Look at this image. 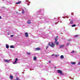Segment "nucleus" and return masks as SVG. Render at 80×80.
I'll return each mask as SVG.
<instances>
[{
  "label": "nucleus",
  "instance_id": "obj_16",
  "mask_svg": "<svg viewBox=\"0 0 80 80\" xmlns=\"http://www.w3.org/2000/svg\"><path fill=\"white\" fill-rule=\"evenodd\" d=\"M22 14H23V13H25V11H24V10H23V9H22Z\"/></svg>",
  "mask_w": 80,
  "mask_h": 80
},
{
  "label": "nucleus",
  "instance_id": "obj_8",
  "mask_svg": "<svg viewBox=\"0 0 80 80\" xmlns=\"http://www.w3.org/2000/svg\"><path fill=\"white\" fill-rule=\"evenodd\" d=\"M64 47V45H60L59 46V47L60 48H63Z\"/></svg>",
  "mask_w": 80,
  "mask_h": 80
},
{
  "label": "nucleus",
  "instance_id": "obj_21",
  "mask_svg": "<svg viewBox=\"0 0 80 80\" xmlns=\"http://www.w3.org/2000/svg\"><path fill=\"white\" fill-rule=\"evenodd\" d=\"M19 79H19V78L18 77H17L16 78V80H19Z\"/></svg>",
  "mask_w": 80,
  "mask_h": 80
},
{
  "label": "nucleus",
  "instance_id": "obj_17",
  "mask_svg": "<svg viewBox=\"0 0 80 80\" xmlns=\"http://www.w3.org/2000/svg\"><path fill=\"white\" fill-rule=\"evenodd\" d=\"M79 36V35H77L74 36L75 38H76V37H78Z\"/></svg>",
  "mask_w": 80,
  "mask_h": 80
},
{
  "label": "nucleus",
  "instance_id": "obj_15",
  "mask_svg": "<svg viewBox=\"0 0 80 80\" xmlns=\"http://www.w3.org/2000/svg\"><path fill=\"white\" fill-rule=\"evenodd\" d=\"M73 20L71 21L70 22V24H73Z\"/></svg>",
  "mask_w": 80,
  "mask_h": 80
},
{
  "label": "nucleus",
  "instance_id": "obj_29",
  "mask_svg": "<svg viewBox=\"0 0 80 80\" xmlns=\"http://www.w3.org/2000/svg\"><path fill=\"white\" fill-rule=\"evenodd\" d=\"M68 41H71V39H68Z\"/></svg>",
  "mask_w": 80,
  "mask_h": 80
},
{
  "label": "nucleus",
  "instance_id": "obj_4",
  "mask_svg": "<svg viewBox=\"0 0 80 80\" xmlns=\"http://www.w3.org/2000/svg\"><path fill=\"white\" fill-rule=\"evenodd\" d=\"M25 37H28V33L27 32H26L25 33Z\"/></svg>",
  "mask_w": 80,
  "mask_h": 80
},
{
  "label": "nucleus",
  "instance_id": "obj_33",
  "mask_svg": "<svg viewBox=\"0 0 80 80\" xmlns=\"http://www.w3.org/2000/svg\"><path fill=\"white\" fill-rule=\"evenodd\" d=\"M0 19H2V17L0 16Z\"/></svg>",
  "mask_w": 80,
  "mask_h": 80
},
{
  "label": "nucleus",
  "instance_id": "obj_22",
  "mask_svg": "<svg viewBox=\"0 0 80 80\" xmlns=\"http://www.w3.org/2000/svg\"><path fill=\"white\" fill-rule=\"evenodd\" d=\"M27 53L28 55H30V52H27Z\"/></svg>",
  "mask_w": 80,
  "mask_h": 80
},
{
  "label": "nucleus",
  "instance_id": "obj_14",
  "mask_svg": "<svg viewBox=\"0 0 80 80\" xmlns=\"http://www.w3.org/2000/svg\"><path fill=\"white\" fill-rule=\"evenodd\" d=\"M21 1H19L17 2L16 3V4H19V3H21Z\"/></svg>",
  "mask_w": 80,
  "mask_h": 80
},
{
  "label": "nucleus",
  "instance_id": "obj_32",
  "mask_svg": "<svg viewBox=\"0 0 80 80\" xmlns=\"http://www.w3.org/2000/svg\"><path fill=\"white\" fill-rule=\"evenodd\" d=\"M49 63H51V61H49Z\"/></svg>",
  "mask_w": 80,
  "mask_h": 80
},
{
  "label": "nucleus",
  "instance_id": "obj_9",
  "mask_svg": "<svg viewBox=\"0 0 80 80\" xmlns=\"http://www.w3.org/2000/svg\"><path fill=\"white\" fill-rule=\"evenodd\" d=\"M10 79H11V80H13V76H12V75H11L10 76Z\"/></svg>",
  "mask_w": 80,
  "mask_h": 80
},
{
  "label": "nucleus",
  "instance_id": "obj_27",
  "mask_svg": "<svg viewBox=\"0 0 80 80\" xmlns=\"http://www.w3.org/2000/svg\"><path fill=\"white\" fill-rule=\"evenodd\" d=\"M55 57H58V55H55Z\"/></svg>",
  "mask_w": 80,
  "mask_h": 80
},
{
  "label": "nucleus",
  "instance_id": "obj_26",
  "mask_svg": "<svg viewBox=\"0 0 80 80\" xmlns=\"http://www.w3.org/2000/svg\"><path fill=\"white\" fill-rule=\"evenodd\" d=\"M53 56H55V55H54V54H52V57H53Z\"/></svg>",
  "mask_w": 80,
  "mask_h": 80
},
{
  "label": "nucleus",
  "instance_id": "obj_3",
  "mask_svg": "<svg viewBox=\"0 0 80 80\" xmlns=\"http://www.w3.org/2000/svg\"><path fill=\"white\" fill-rule=\"evenodd\" d=\"M54 40H55V43L56 45H58V44H59V42H57L58 40L56 38L54 39Z\"/></svg>",
  "mask_w": 80,
  "mask_h": 80
},
{
  "label": "nucleus",
  "instance_id": "obj_19",
  "mask_svg": "<svg viewBox=\"0 0 80 80\" xmlns=\"http://www.w3.org/2000/svg\"><path fill=\"white\" fill-rule=\"evenodd\" d=\"M72 27H76V25L73 24L72 25Z\"/></svg>",
  "mask_w": 80,
  "mask_h": 80
},
{
  "label": "nucleus",
  "instance_id": "obj_28",
  "mask_svg": "<svg viewBox=\"0 0 80 80\" xmlns=\"http://www.w3.org/2000/svg\"><path fill=\"white\" fill-rule=\"evenodd\" d=\"M78 65H80V62H78Z\"/></svg>",
  "mask_w": 80,
  "mask_h": 80
},
{
  "label": "nucleus",
  "instance_id": "obj_24",
  "mask_svg": "<svg viewBox=\"0 0 80 80\" xmlns=\"http://www.w3.org/2000/svg\"><path fill=\"white\" fill-rule=\"evenodd\" d=\"M70 44V42H68L67 44V46H68V45Z\"/></svg>",
  "mask_w": 80,
  "mask_h": 80
},
{
  "label": "nucleus",
  "instance_id": "obj_6",
  "mask_svg": "<svg viewBox=\"0 0 80 80\" xmlns=\"http://www.w3.org/2000/svg\"><path fill=\"white\" fill-rule=\"evenodd\" d=\"M4 62H8V63L9 62H10V60H5Z\"/></svg>",
  "mask_w": 80,
  "mask_h": 80
},
{
  "label": "nucleus",
  "instance_id": "obj_2",
  "mask_svg": "<svg viewBox=\"0 0 80 80\" xmlns=\"http://www.w3.org/2000/svg\"><path fill=\"white\" fill-rule=\"evenodd\" d=\"M51 43L52 45L50 44V42H49L48 45H49V46H50L52 48H53L55 46V44H53V42H52Z\"/></svg>",
  "mask_w": 80,
  "mask_h": 80
},
{
  "label": "nucleus",
  "instance_id": "obj_34",
  "mask_svg": "<svg viewBox=\"0 0 80 80\" xmlns=\"http://www.w3.org/2000/svg\"><path fill=\"white\" fill-rule=\"evenodd\" d=\"M54 68H56V67H54Z\"/></svg>",
  "mask_w": 80,
  "mask_h": 80
},
{
  "label": "nucleus",
  "instance_id": "obj_1",
  "mask_svg": "<svg viewBox=\"0 0 80 80\" xmlns=\"http://www.w3.org/2000/svg\"><path fill=\"white\" fill-rule=\"evenodd\" d=\"M57 72H58V73H60V75H64V74L63 73V72H62V70H61L60 69H58L57 70Z\"/></svg>",
  "mask_w": 80,
  "mask_h": 80
},
{
  "label": "nucleus",
  "instance_id": "obj_30",
  "mask_svg": "<svg viewBox=\"0 0 80 80\" xmlns=\"http://www.w3.org/2000/svg\"><path fill=\"white\" fill-rule=\"evenodd\" d=\"M58 36H57V37H56V39H57L58 38Z\"/></svg>",
  "mask_w": 80,
  "mask_h": 80
},
{
  "label": "nucleus",
  "instance_id": "obj_7",
  "mask_svg": "<svg viewBox=\"0 0 80 80\" xmlns=\"http://www.w3.org/2000/svg\"><path fill=\"white\" fill-rule=\"evenodd\" d=\"M41 50V49L40 48H36V49H35V50Z\"/></svg>",
  "mask_w": 80,
  "mask_h": 80
},
{
  "label": "nucleus",
  "instance_id": "obj_18",
  "mask_svg": "<svg viewBox=\"0 0 80 80\" xmlns=\"http://www.w3.org/2000/svg\"><path fill=\"white\" fill-rule=\"evenodd\" d=\"M6 48H9V46L8 45H6Z\"/></svg>",
  "mask_w": 80,
  "mask_h": 80
},
{
  "label": "nucleus",
  "instance_id": "obj_25",
  "mask_svg": "<svg viewBox=\"0 0 80 80\" xmlns=\"http://www.w3.org/2000/svg\"><path fill=\"white\" fill-rule=\"evenodd\" d=\"M48 48V46H47L46 47V50H47V49Z\"/></svg>",
  "mask_w": 80,
  "mask_h": 80
},
{
  "label": "nucleus",
  "instance_id": "obj_23",
  "mask_svg": "<svg viewBox=\"0 0 80 80\" xmlns=\"http://www.w3.org/2000/svg\"><path fill=\"white\" fill-rule=\"evenodd\" d=\"M74 52H75V51H72V52H71V53H74Z\"/></svg>",
  "mask_w": 80,
  "mask_h": 80
},
{
  "label": "nucleus",
  "instance_id": "obj_12",
  "mask_svg": "<svg viewBox=\"0 0 80 80\" xmlns=\"http://www.w3.org/2000/svg\"><path fill=\"white\" fill-rule=\"evenodd\" d=\"M71 64H72V65H75L76 63V62H71Z\"/></svg>",
  "mask_w": 80,
  "mask_h": 80
},
{
  "label": "nucleus",
  "instance_id": "obj_10",
  "mask_svg": "<svg viewBox=\"0 0 80 80\" xmlns=\"http://www.w3.org/2000/svg\"><path fill=\"white\" fill-rule=\"evenodd\" d=\"M27 23H28V24H31V22H30V20H29L27 22Z\"/></svg>",
  "mask_w": 80,
  "mask_h": 80
},
{
  "label": "nucleus",
  "instance_id": "obj_5",
  "mask_svg": "<svg viewBox=\"0 0 80 80\" xmlns=\"http://www.w3.org/2000/svg\"><path fill=\"white\" fill-rule=\"evenodd\" d=\"M18 58H16L15 62L13 63V64H15V63H17V61H18Z\"/></svg>",
  "mask_w": 80,
  "mask_h": 80
},
{
  "label": "nucleus",
  "instance_id": "obj_11",
  "mask_svg": "<svg viewBox=\"0 0 80 80\" xmlns=\"http://www.w3.org/2000/svg\"><path fill=\"white\" fill-rule=\"evenodd\" d=\"M60 58H61V59H63V58H64V56H63V55H61L60 57Z\"/></svg>",
  "mask_w": 80,
  "mask_h": 80
},
{
  "label": "nucleus",
  "instance_id": "obj_13",
  "mask_svg": "<svg viewBox=\"0 0 80 80\" xmlns=\"http://www.w3.org/2000/svg\"><path fill=\"white\" fill-rule=\"evenodd\" d=\"M10 48H15V47L13 46V45H11L10 46Z\"/></svg>",
  "mask_w": 80,
  "mask_h": 80
},
{
  "label": "nucleus",
  "instance_id": "obj_31",
  "mask_svg": "<svg viewBox=\"0 0 80 80\" xmlns=\"http://www.w3.org/2000/svg\"><path fill=\"white\" fill-rule=\"evenodd\" d=\"M11 37H13V35H11Z\"/></svg>",
  "mask_w": 80,
  "mask_h": 80
},
{
  "label": "nucleus",
  "instance_id": "obj_20",
  "mask_svg": "<svg viewBox=\"0 0 80 80\" xmlns=\"http://www.w3.org/2000/svg\"><path fill=\"white\" fill-rule=\"evenodd\" d=\"M33 59L34 60H37V57H34Z\"/></svg>",
  "mask_w": 80,
  "mask_h": 80
}]
</instances>
